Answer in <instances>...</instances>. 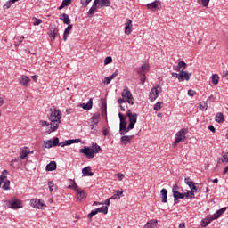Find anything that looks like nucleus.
<instances>
[{"mask_svg": "<svg viewBox=\"0 0 228 228\" xmlns=\"http://www.w3.org/2000/svg\"><path fill=\"white\" fill-rule=\"evenodd\" d=\"M50 115L48 117L50 120V130L48 133H54L56 129H58V126L60 124H61V111L60 110L53 107V109H50Z\"/></svg>", "mask_w": 228, "mask_h": 228, "instance_id": "nucleus-1", "label": "nucleus"}, {"mask_svg": "<svg viewBox=\"0 0 228 228\" xmlns=\"http://www.w3.org/2000/svg\"><path fill=\"white\" fill-rule=\"evenodd\" d=\"M121 95L123 98H119L118 100V104H124V102H128V104H131V106H133V104H134V98H133V94H131V91H129V88H127V86H125Z\"/></svg>", "mask_w": 228, "mask_h": 228, "instance_id": "nucleus-2", "label": "nucleus"}, {"mask_svg": "<svg viewBox=\"0 0 228 228\" xmlns=\"http://www.w3.org/2000/svg\"><path fill=\"white\" fill-rule=\"evenodd\" d=\"M68 188L77 191V199L78 200H85L86 199V193H85V191L79 190V187L76 184V182L71 180V185H69Z\"/></svg>", "mask_w": 228, "mask_h": 228, "instance_id": "nucleus-3", "label": "nucleus"}, {"mask_svg": "<svg viewBox=\"0 0 228 228\" xmlns=\"http://www.w3.org/2000/svg\"><path fill=\"white\" fill-rule=\"evenodd\" d=\"M159 94H161V86L156 85L150 92L149 99L151 102L156 101L158 97L159 96Z\"/></svg>", "mask_w": 228, "mask_h": 228, "instance_id": "nucleus-4", "label": "nucleus"}, {"mask_svg": "<svg viewBox=\"0 0 228 228\" xmlns=\"http://www.w3.org/2000/svg\"><path fill=\"white\" fill-rule=\"evenodd\" d=\"M184 140H186V129H182L176 134L173 147H177V144L184 142Z\"/></svg>", "mask_w": 228, "mask_h": 228, "instance_id": "nucleus-5", "label": "nucleus"}, {"mask_svg": "<svg viewBox=\"0 0 228 228\" xmlns=\"http://www.w3.org/2000/svg\"><path fill=\"white\" fill-rule=\"evenodd\" d=\"M80 152H81V154H84L85 156H86V158H88V159H92V158H95V151L92 148L86 146V147L80 149Z\"/></svg>", "mask_w": 228, "mask_h": 228, "instance_id": "nucleus-6", "label": "nucleus"}, {"mask_svg": "<svg viewBox=\"0 0 228 228\" xmlns=\"http://www.w3.org/2000/svg\"><path fill=\"white\" fill-rule=\"evenodd\" d=\"M59 145V139L58 137L53 138V141L47 140L44 141L43 148L44 149H51L53 147H58Z\"/></svg>", "mask_w": 228, "mask_h": 228, "instance_id": "nucleus-7", "label": "nucleus"}, {"mask_svg": "<svg viewBox=\"0 0 228 228\" xmlns=\"http://www.w3.org/2000/svg\"><path fill=\"white\" fill-rule=\"evenodd\" d=\"M150 69H151V66H149V63H144L143 65H142L140 68L136 69V72L139 75H142V74L146 75L147 72H149Z\"/></svg>", "mask_w": 228, "mask_h": 228, "instance_id": "nucleus-8", "label": "nucleus"}, {"mask_svg": "<svg viewBox=\"0 0 228 228\" xmlns=\"http://www.w3.org/2000/svg\"><path fill=\"white\" fill-rule=\"evenodd\" d=\"M126 117L129 118V126L130 127L134 126V124H136L138 120V114L137 113H133V114H126Z\"/></svg>", "mask_w": 228, "mask_h": 228, "instance_id": "nucleus-9", "label": "nucleus"}, {"mask_svg": "<svg viewBox=\"0 0 228 228\" xmlns=\"http://www.w3.org/2000/svg\"><path fill=\"white\" fill-rule=\"evenodd\" d=\"M190 76H191V73H189L188 71H184L183 69H182L179 76V81H190Z\"/></svg>", "mask_w": 228, "mask_h": 228, "instance_id": "nucleus-10", "label": "nucleus"}, {"mask_svg": "<svg viewBox=\"0 0 228 228\" xmlns=\"http://www.w3.org/2000/svg\"><path fill=\"white\" fill-rule=\"evenodd\" d=\"M133 32V21L131 20H126L125 23V33L126 35H131Z\"/></svg>", "mask_w": 228, "mask_h": 228, "instance_id": "nucleus-11", "label": "nucleus"}, {"mask_svg": "<svg viewBox=\"0 0 228 228\" xmlns=\"http://www.w3.org/2000/svg\"><path fill=\"white\" fill-rule=\"evenodd\" d=\"M94 3H96L98 8L108 7L111 4V1L110 0H94Z\"/></svg>", "mask_w": 228, "mask_h": 228, "instance_id": "nucleus-12", "label": "nucleus"}, {"mask_svg": "<svg viewBox=\"0 0 228 228\" xmlns=\"http://www.w3.org/2000/svg\"><path fill=\"white\" fill-rule=\"evenodd\" d=\"M31 206H33L34 208H37V209H42V208L45 207V205L44 204V201H42L38 199L32 200Z\"/></svg>", "mask_w": 228, "mask_h": 228, "instance_id": "nucleus-13", "label": "nucleus"}, {"mask_svg": "<svg viewBox=\"0 0 228 228\" xmlns=\"http://www.w3.org/2000/svg\"><path fill=\"white\" fill-rule=\"evenodd\" d=\"M21 202L19 200H9V207L12 208V209H19L21 206Z\"/></svg>", "mask_w": 228, "mask_h": 228, "instance_id": "nucleus-14", "label": "nucleus"}, {"mask_svg": "<svg viewBox=\"0 0 228 228\" xmlns=\"http://www.w3.org/2000/svg\"><path fill=\"white\" fill-rule=\"evenodd\" d=\"M118 117H119V120H120V123H119V130L120 129H124L125 127L127 126V121H126V117L124 116L123 113H118Z\"/></svg>", "mask_w": 228, "mask_h": 228, "instance_id": "nucleus-15", "label": "nucleus"}, {"mask_svg": "<svg viewBox=\"0 0 228 228\" xmlns=\"http://www.w3.org/2000/svg\"><path fill=\"white\" fill-rule=\"evenodd\" d=\"M82 174L84 177H93L94 172H92V167L90 166L86 167L82 169Z\"/></svg>", "mask_w": 228, "mask_h": 228, "instance_id": "nucleus-16", "label": "nucleus"}, {"mask_svg": "<svg viewBox=\"0 0 228 228\" xmlns=\"http://www.w3.org/2000/svg\"><path fill=\"white\" fill-rule=\"evenodd\" d=\"M31 82V79L28 77L26 75H22L21 78L20 79V85L23 86H29V83Z\"/></svg>", "mask_w": 228, "mask_h": 228, "instance_id": "nucleus-17", "label": "nucleus"}, {"mask_svg": "<svg viewBox=\"0 0 228 228\" xmlns=\"http://www.w3.org/2000/svg\"><path fill=\"white\" fill-rule=\"evenodd\" d=\"M224 211H227L226 207H224L221 209L217 210L216 213L212 216V220H216L217 218H220V216L224 215Z\"/></svg>", "mask_w": 228, "mask_h": 228, "instance_id": "nucleus-18", "label": "nucleus"}, {"mask_svg": "<svg viewBox=\"0 0 228 228\" xmlns=\"http://www.w3.org/2000/svg\"><path fill=\"white\" fill-rule=\"evenodd\" d=\"M94 105V99L90 98L87 103H82L80 104V108H83V110H92V106Z\"/></svg>", "mask_w": 228, "mask_h": 228, "instance_id": "nucleus-19", "label": "nucleus"}, {"mask_svg": "<svg viewBox=\"0 0 228 228\" xmlns=\"http://www.w3.org/2000/svg\"><path fill=\"white\" fill-rule=\"evenodd\" d=\"M97 8H99V5H97V2H94L92 7L89 9L87 12L88 17H92L95 12H97Z\"/></svg>", "mask_w": 228, "mask_h": 228, "instance_id": "nucleus-20", "label": "nucleus"}, {"mask_svg": "<svg viewBox=\"0 0 228 228\" xmlns=\"http://www.w3.org/2000/svg\"><path fill=\"white\" fill-rule=\"evenodd\" d=\"M118 76V70H116L111 76L105 77L104 85H110L112 79Z\"/></svg>", "mask_w": 228, "mask_h": 228, "instance_id": "nucleus-21", "label": "nucleus"}, {"mask_svg": "<svg viewBox=\"0 0 228 228\" xmlns=\"http://www.w3.org/2000/svg\"><path fill=\"white\" fill-rule=\"evenodd\" d=\"M160 195H161V202H163L164 204L167 202L168 199H167V195H168V191H167V189H162L160 191Z\"/></svg>", "mask_w": 228, "mask_h": 228, "instance_id": "nucleus-22", "label": "nucleus"}, {"mask_svg": "<svg viewBox=\"0 0 228 228\" xmlns=\"http://www.w3.org/2000/svg\"><path fill=\"white\" fill-rule=\"evenodd\" d=\"M60 20H62V22H64V24H67V25H70V22L72 21L70 20V18L68 16L67 13H62L61 16H60Z\"/></svg>", "mask_w": 228, "mask_h": 228, "instance_id": "nucleus-23", "label": "nucleus"}, {"mask_svg": "<svg viewBox=\"0 0 228 228\" xmlns=\"http://www.w3.org/2000/svg\"><path fill=\"white\" fill-rule=\"evenodd\" d=\"M134 136L133 135H123L120 138L121 143H124L125 145H127L131 140H133Z\"/></svg>", "mask_w": 228, "mask_h": 228, "instance_id": "nucleus-24", "label": "nucleus"}, {"mask_svg": "<svg viewBox=\"0 0 228 228\" xmlns=\"http://www.w3.org/2000/svg\"><path fill=\"white\" fill-rule=\"evenodd\" d=\"M73 26L71 24L68 25V27L64 30V35H63V40L66 42V40L69 38V35L70 31H72Z\"/></svg>", "mask_w": 228, "mask_h": 228, "instance_id": "nucleus-25", "label": "nucleus"}, {"mask_svg": "<svg viewBox=\"0 0 228 228\" xmlns=\"http://www.w3.org/2000/svg\"><path fill=\"white\" fill-rule=\"evenodd\" d=\"M46 172H53V170H56V162L51 161L46 167H45Z\"/></svg>", "mask_w": 228, "mask_h": 228, "instance_id": "nucleus-26", "label": "nucleus"}, {"mask_svg": "<svg viewBox=\"0 0 228 228\" xmlns=\"http://www.w3.org/2000/svg\"><path fill=\"white\" fill-rule=\"evenodd\" d=\"M131 129H134V126L131 127L130 125H128V126H125L124 128L119 129V134L121 136H124L126 134V133H129Z\"/></svg>", "mask_w": 228, "mask_h": 228, "instance_id": "nucleus-27", "label": "nucleus"}, {"mask_svg": "<svg viewBox=\"0 0 228 228\" xmlns=\"http://www.w3.org/2000/svg\"><path fill=\"white\" fill-rule=\"evenodd\" d=\"M158 225V221L156 220H150L143 228H156Z\"/></svg>", "mask_w": 228, "mask_h": 228, "instance_id": "nucleus-28", "label": "nucleus"}, {"mask_svg": "<svg viewBox=\"0 0 228 228\" xmlns=\"http://www.w3.org/2000/svg\"><path fill=\"white\" fill-rule=\"evenodd\" d=\"M57 35H58V28L56 27H54L49 34L52 42H54Z\"/></svg>", "mask_w": 228, "mask_h": 228, "instance_id": "nucleus-29", "label": "nucleus"}, {"mask_svg": "<svg viewBox=\"0 0 228 228\" xmlns=\"http://www.w3.org/2000/svg\"><path fill=\"white\" fill-rule=\"evenodd\" d=\"M28 154H29V152H28V147L23 148L20 151V159H26V158H28Z\"/></svg>", "mask_w": 228, "mask_h": 228, "instance_id": "nucleus-30", "label": "nucleus"}, {"mask_svg": "<svg viewBox=\"0 0 228 228\" xmlns=\"http://www.w3.org/2000/svg\"><path fill=\"white\" fill-rule=\"evenodd\" d=\"M101 118V114L100 113H96V114H94L93 117L91 118V120L93 122V124H99V120Z\"/></svg>", "mask_w": 228, "mask_h": 228, "instance_id": "nucleus-31", "label": "nucleus"}, {"mask_svg": "<svg viewBox=\"0 0 228 228\" xmlns=\"http://www.w3.org/2000/svg\"><path fill=\"white\" fill-rule=\"evenodd\" d=\"M216 122L222 124L224 122V113L219 112L216 115Z\"/></svg>", "mask_w": 228, "mask_h": 228, "instance_id": "nucleus-32", "label": "nucleus"}, {"mask_svg": "<svg viewBox=\"0 0 228 228\" xmlns=\"http://www.w3.org/2000/svg\"><path fill=\"white\" fill-rule=\"evenodd\" d=\"M220 161H222V163H224V165H227V163H228V151L224 153L223 159H219L218 163H220Z\"/></svg>", "mask_w": 228, "mask_h": 228, "instance_id": "nucleus-33", "label": "nucleus"}, {"mask_svg": "<svg viewBox=\"0 0 228 228\" xmlns=\"http://www.w3.org/2000/svg\"><path fill=\"white\" fill-rule=\"evenodd\" d=\"M96 211H98V213H103V215H108V206L98 208Z\"/></svg>", "mask_w": 228, "mask_h": 228, "instance_id": "nucleus-34", "label": "nucleus"}, {"mask_svg": "<svg viewBox=\"0 0 228 228\" xmlns=\"http://www.w3.org/2000/svg\"><path fill=\"white\" fill-rule=\"evenodd\" d=\"M213 216H211L210 217L207 218V219H203L202 220V224H204L202 226L206 227L207 225H209V224H211V222H213Z\"/></svg>", "mask_w": 228, "mask_h": 228, "instance_id": "nucleus-35", "label": "nucleus"}, {"mask_svg": "<svg viewBox=\"0 0 228 228\" xmlns=\"http://www.w3.org/2000/svg\"><path fill=\"white\" fill-rule=\"evenodd\" d=\"M17 1H19V0H9V1H7V2L5 3V4H4V9H5V10L10 9V7L12 6V4H14V3H17Z\"/></svg>", "mask_w": 228, "mask_h": 228, "instance_id": "nucleus-36", "label": "nucleus"}, {"mask_svg": "<svg viewBox=\"0 0 228 228\" xmlns=\"http://www.w3.org/2000/svg\"><path fill=\"white\" fill-rule=\"evenodd\" d=\"M184 183L185 184H188L189 188H191L195 184V182L191 180L190 177H186Z\"/></svg>", "mask_w": 228, "mask_h": 228, "instance_id": "nucleus-37", "label": "nucleus"}, {"mask_svg": "<svg viewBox=\"0 0 228 228\" xmlns=\"http://www.w3.org/2000/svg\"><path fill=\"white\" fill-rule=\"evenodd\" d=\"M173 197L174 199H184V193H181L179 191H174Z\"/></svg>", "mask_w": 228, "mask_h": 228, "instance_id": "nucleus-38", "label": "nucleus"}, {"mask_svg": "<svg viewBox=\"0 0 228 228\" xmlns=\"http://www.w3.org/2000/svg\"><path fill=\"white\" fill-rule=\"evenodd\" d=\"M218 81H220V77L217 74L212 75V83L213 85H218Z\"/></svg>", "mask_w": 228, "mask_h": 228, "instance_id": "nucleus-39", "label": "nucleus"}, {"mask_svg": "<svg viewBox=\"0 0 228 228\" xmlns=\"http://www.w3.org/2000/svg\"><path fill=\"white\" fill-rule=\"evenodd\" d=\"M147 8H148V10H156V8H158V4L156 2L148 4Z\"/></svg>", "mask_w": 228, "mask_h": 228, "instance_id": "nucleus-40", "label": "nucleus"}, {"mask_svg": "<svg viewBox=\"0 0 228 228\" xmlns=\"http://www.w3.org/2000/svg\"><path fill=\"white\" fill-rule=\"evenodd\" d=\"M161 106H163V102H159L154 105L153 110H155V111H159Z\"/></svg>", "mask_w": 228, "mask_h": 228, "instance_id": "nucleus-41", "label": "nucleus"}, {"mask_svg": "<svg viewBox=\"0 0 228 228\" xmlns=\"http://www.w3.org/2000/svg\"><path fill=\"white\" fill-rule=\"evenodd\" d=\"M178 67H180V69H182V70H184V69H186L188 67V64H186V62H184V61H180L178 62Z\"/></svg>", "mask_w": 228, "mask_h": 228, "instance_id": "nucleus-42", "label": "nucleus"}, {"mask_svg": "<svg viewBox=\"0 0 228 228\" xmlns=\"http://www.w3.org/2000/svg\"><path fill=\"white\" fill-rule=\"evenodd\" d=\"M2 188L3 190H10V180L4 182Z\"/></svg>", "mask_w": 228, "mask_h": 228, "instance_id": "nucleus-43", "label": "nucleus"}, {"mask_svg": "<svg viewBox=\"0 0 228 228\" xmlns=\"http://www.w3.org/2000/svg\"><path fill=\"white\" fill-rule=\"evenodd\" d=\"M200 110H201L203 111V110H208V103H206L205 102H201L200 103Z\"/></svg>", "mask_w": 228, "mask_h": 228, "instance_id": "nucleus-44", "label": "nucleus"}, {"mask_svg": "<svg viewBox=\"0 0 228 228\" xmlns=\"http://www.w3.org/2000/svg\"><path fill=\"white\" fill-rule=\"evenodd\" d=\"M33 20H35L33 22V26H40V24H42V20L41 19L33 18Z\"/></svg>", "mask_w": 228, "mask_h": 228, "instance_id": "nucleus-45", "label": "nucleus"}, {"mask_svg": "<svg viewBox=\"0 0 228 228\" xmlns=\"http://www.w3.org/2000/svg\"><path fill=\"white\" fill-rule=\"evenodd\" d=\"M48 188L50 190V192L53 193V191H54V183L52 181L48 182Z\"/></svg>", "mask_w": 228, "mask_h": 228, "instance_id": "nucleus-46", "label": "nucleus"}, {"mask_svg": "<svg viewBox=\"0 0 228 228\" xmlns=\"http://www.w3.org/2000/svg\"><path fill=\"white\" fill-rule=\"evenodd\" d=\"M111 61H113V59L110 56H108L104 60V65H110V63H111Z\"/></svg>", "mask_w": 228, "mask_h": 228, "instance_id": "nucleus-47", "label": "nucleus"}, {"mask_svg": "<svg viewBox=\"0 0 228 228\" xmlns=\"http://www.w3.org/2000/svg\"><path fill=\"white\" fill-rule=\"evenodd\" d=\"M97 213H99V212L97 211V208H96L94 210H92L91 213H89L87 216H88V218H92L93 216H95V215H97Z\"/></svg>", "mask_w": 228, "mask_h": 228, "instance_id": "nucleus-48", "label": "nucleus"}, {"mask_svg": "<svg viewBox=\"0 0 228 228\" xmlns=\"http://www.w3.org/2000/svg\"><path fill=\"white\" fill-rule=\"evenodd\" d=\"M94 154H97V152H99L101 151V146H99L97 143H95L94 145Z\"/></svg>", "mask_w": 228, "mask_h": 228, "instance_id": "nucleus-49", "label": "nucleus"}, {"mask_svg": "<svg viewBox=\"0 0 228 228\" xmlns=\"http://www.w3.org/2000/svg\"><path fill=\"white\" fill-rule=\"evenodd\" d=\"M209 1L210 0H201L202 6H204V8H208V6L209 5Z\"/></svg>", "mask_w": 228, "mask_h": 228, "instance_id": "nucleus-50", "label": "nucleus"}, {"mask_svg": "<svg viewBox=\"0 0 228 228\" xmlns=\"http://www.w3.org/2000/svg\"><path fill=\"white\" fill-rule=\"evenodd\" d=\"M187 94H188L189 97H193L194 95L197 94V93L194 90H191V89L188 90Z\"/></svg>", "mask_w": 228, "mask_h": 228, "instance_id": "nucleus-51", "label": "nucleus"}, {"mask_svg": "<svg viewBox=\"0 0 228 228\" xmlns=\"http://www.w3.org/2000/svg\"><path fill=\"white\" fill-rule=\"evenodd\" d=\"M70 3H72V0H63L61 4L65 7V6H69Z\"/></svg>", "mask_w": 228, "mask_h": 228, "instance_id": "nucleus-52", "label": "nucleus"}, {"mask_svg": "<svg viewBox=\"0 0 228 228\" xmlns=\"http://www.w3.org/2000/svg\"><path fill=\"white\" fill-rule=\"evenodd\" d=\"M139 76L141 77V84L143 86V85L145 84V74H142V75H139Z\"/></svg>", "mask_w": 228, "mask_h": 228, "instance_id": "nucleus-53", "label": "nucleus"}, {"mask_svg": "<svg viewBox=\"0 0 228 228\" xmlns=\"http://www.w3.org/2000/svg\"><path fill=\"white\" fill-rule=\"evenodd\" d=\"M90 3H92V0H85L82 4L84 8H86V6H88V4H90Z\"/></svg>", "mask_w": 228, "mask_h": 228, "instance_id": "nucleus-54", "label": "nucleus"}, {"mask_svg": "<svg viewBox=\"0 0 228 228\" xmlns=\"http://www.w3.org/2000/svg\"><path fill=\"white\" fill-rule=\"evenodd\" d=\"M173 70H175L176 72H181L183 70L181 67H179V64L176 66H173Z\"/></svg>", "mask_w": 228, "mask_h": 228, "instance_id": "nucleus-55", "label": "nucleus"}, {"mask_svg": "<svg viewBox=\"0 0 228 228\" xmlns=\"http://www.w3.org/2000/svg\"><path fill=\"white\" fill-rule=\"evenodd\" d=\"M190 199H195V192L194 191H189Z\"/></svg>", "mask_w": 228, "mask_h": 228, "instance_id": "nucleus-56", "label": "nucleus"}, {"mask_svg": "<svg viewBox=\"0 0 228 228\" xmlns=\"http://www.w3.org/2000/svg\"><path fill=\"white\" fill-rule=\"evenodd\" d=\"M117 176H118V179H119V181H122V179H124V174L122 173H118Z\"/></svg>", "mask_w": 228, "mask_h": 228, "instance_id": "nucleus-57", "label": "nucleus"}, {"mask_svg": "<svg viewBox=\"0 0 228 228\" xmlns=\"http://www.w3.org/2000/svg\"><path fill=\"white\" fill-rule=\"evenodd\" d=\"M40 125L42 126V127H45V126H49V123H47V121L41 120Z\"/></svg>", "mask_w": 228, "mask_h": 228, "instance_id": "nucleus-58", "label": "nucleus"}, {"mask_svg": "<svg viewBox=\"0 0 228 228\" xmlns=\"http://www.w3.org/2000/svg\"><path fill=\"white\" fill-rule=\"evenodd\" d=\"M196 184H199V183H194L191 187V191H194L196 193L197 191V186Z\"/></svg>", "mask_w": 228, "mask_h": 228, "instance_id": "nucleus-59", "label": "nucleus"}, {"mask_svg": "<svg viewBox=\"0 0 228 228\" xmlns=\"http://www.w3.org/2000/svg\"><path fill=\"white\" fill-rule=\"evenodd\" d=\"M72 143H74L73 139L65 141L66 145H72Z\"/></svg>", "mask_w": 228, "mask_h": 228, "instance_id": "nucleus-60", "label": "nucleus"}, {"mask_svg": "<svg viewBox=\"0 0 228 228\" xmlns=\"http://www.w3.org/2000/svg\"><path fill=\"white\" fill-rule=\"evenodd\" d=\"M178 190H179V185L175 184V185L173 186L172 191H173V193H174V191H177Z\"/></svg>", "mask_w": 228, "mask_h": 228, "instance_id": "nucleus-61", "label": "nucleus"}, {"mask_svg": "<svg viewBox=\"0 0 228 228\" xmlns=\"http://www.w3.org/2000/svg\"><path fill=\"white\" fill-rule=\"evenodd\" d=\"M208 129L209 131H211L212 133H216V129H215V126H213L212 125L208 126Z\"/></svg>", "mask_w": 228, "mask_h": 228, "instance_id": "nucleus-62", "label": "nucleus"}, {"mask_svg": "<svg viewBox=\"0 0 228 228\" xmlns=\"http://www.w3.org/2000/svg\"><path fill=\"white\" fill-rule=\"evenodd\" d=\"M181 76V73L177 74V73H172V77H176L179 81V77Z\"/></svg>", "mask_w": 228, "mask_h": 228, "instance_id": "nucleus-63", "label": "nucleus"}, {"mask_svg": "<svg viewBox=\"0 0 228 228\" xmlns=\"http://www.w3.org/2000/svg\"><path fill=\"white\" fill-rule=\"evenodd\" d=\"M81 139H73V143H81Z\"/></svg>", "mask_w": 228, "mask_h": 228, "instance_id": "nucleus-64", "label": "nucleus"}]
</instances>
